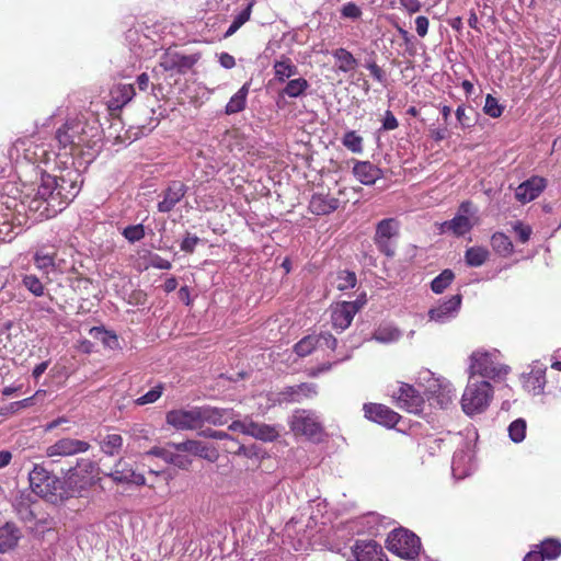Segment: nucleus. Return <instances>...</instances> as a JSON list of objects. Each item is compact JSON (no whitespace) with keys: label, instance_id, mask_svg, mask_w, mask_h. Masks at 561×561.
<instances>
[{"label":"nucleus","instance_id":"nucleus-1","mask_svg":"<svg viewBox=\"0 0 561 561\" xmlns=\"http://www.w3.org/2000/svg\"><path fill=\"white\" fill-rule=\"evenodd\" d=\"M80 174L69 170L60 175L41 173L34 196L28 202V209L39 219H49L62 211L81 190Z\"/></svg>","mask_w":561,"mask_h":561},{"label":"nucleus","instance_id":"nucleus-2","mask_svg":"<svg viewBox=\"0 0 561 561\" xmlns=\"http://www.w3.org/2000/svg\"><path fill=\"white\" fill-rule=\"evenodd\" d=\"M28 481L32 493L50 502L68 496L64 489V481L42 466H34L33 470L28 473Z\"/></svg>","mask_w":561,"mask_h":561},{"label":"nucleus","instance_id":"nucleus-3","mask_svg":"<svg viewBox=\"0 0 561 561\" xmlns=\"http://www.w3.org/2000/svg\"><path fill=\"white\" fill-rule=\"evenodd\" d=\"M492 394L493 389L489 381L469 382L461 398L463 412L467 415L482 413L489 407Z\"/></svg>","mask_w":561,"mask_h":561},{"label":"nucleus","instance_id":"nucleus-4","mask_svg":"<svg viewBox=\"0 0 561 561\" xmlns=\"http://www.w3.org/2000/svg\"><path fill=\"white\" fill-rule=\"evenodd\" d=\"M386 542L389 551L407 560H414L421 550L420 538L404 528L392 530Z\"/></svg>","mask_w":561,"mask_h":561},{"label":"nucleus","instance_id":"nucleus-5","mask_svg":"<svg viewBox=\"0 0 561 561\" xmlns=\"http://www.w3.org/2000/svg\"><path fill=\"white\" fill-rule=\"evenodd\" d=\"M289 426L295 434L304 435L311 440H320L324 434L322 422L312 410H296L290 417Z\"/></svg>","mask_w":561,"mask_h":561},{"label":"nucleus","instance_id":"nucleus-6","mask_svg":"<svg viewBox=\"0 0 561 561\" xmlns=\"http://www.w3.org/2000/svg\"><path fill=\"white\" fill-rule=\"evenodd\" d=\"M85 124L79 119H68L56 130L55 138L59 150L65 154H72L76 149L85 144Z\"/></svg>","mask_w":561,"mask_h":561},{"label":"nucleus","instance_id":"nucleus-7","mask_svg":"<svg viewBox=\"0 0 561 561\" xmlns=\"http://www.w3.org/2000/svg\"><path fill=\"white\" fill-rule=\"evenodd\" d=\"M470 377L479 375L485 378H496L507 375L510 368L495 362V353L473 352L470 356Z\"/></svg>","mask_w":561,"mask_h":561},{"label":"nucleus","instance_id":"nucleus-8","mask_svg":"<svg viewBox=\"0 0 561 561\" xmlns=\"http://www.w3.org/2000/svg\"><path fill=\"white\" fill-rule=\"evenodd\" d=\"M201 58V53L184 55L172 48H168L160 56L159 68L163 71H176L180 75H185L199 61Z\"/></svg>","mask_w":561,"mask_h":561},{"label":"nucleus","instance_id":"nucleus-9","mask_svg":"<svg viewBox=\"0 0 561 561\" xmlns=\"http://www.w3.org/2000/svg\"><path fill=\"white\" fill-rule=\"evenodd\" d=\"M392 398L398 408L414 414L420 413L425 403L423 396L412 385L404 382L398 383V389L392 391Z\"/></svg>","mask_w":561,"mask_h":561},{"label":"nucleus","instance_id":"nucleus-10","mask_svg":"<svg viewBox=\"0 0 561 561\" xmlns=\"http://www.w3.org/2000/svg\"><path fill=\"white\" fill-rule=\"evenodd\" d=\"M167 423L180 431L202 428L201 407L169 411L167 413Z\"/></svg>","mask_w":561,"mask_h":561},{"label":"nucleus","instance_id":"nucleus-11","mask_svg":"<svg viewBox=\"0 0 561 561\" xmlns=\"http://www.w3.org/2000/svg\"><path fill=\"white\" fill-rule=\"evenodd\" d=\"M318 394V387L312 382H302L296 386H288L275 393V404L299 403L305 399H311Z\"/></svg>","mask_w":561,"mask_h":561},{"label":"nucleus","instance_id":"nucleus-12","mask_svg":"<svg viewBox=\"0 0 561 561\" xmlns=\"http://www.w3.org/2000/svg\"><path fill=\"white\" fill-rule=\"evenodd\" d=\"M476 213V208L470 201H465L458 208V214L451 219L442 225L444 232L451 231L456 236H463L470 231L472 224L470 217Z\"/></svg>","mask_w":561,"mask_h":561},{"label":"nucleus","instance_id":"nucleus-13","mask_svg":"<svg viewBox=\"0 0 561 561\" xmlns=\"http://www.w3.org/2000/svg\"><path fill=\"white\" fill-rule=\"evenodd\" d=\"M474 469L473 450L470 443L465 442L454 453L451 461V473L455 479L461 480L468 477Z\"/></svg>","mask_w":561,"mask_h":561},{"label":"nucleus","instance_id":"nucleus-14","mask_svg":"<svg viewBox=\"0 0 561 561\" xmlns=\"http://www.w3.org/2000/svg\"><path fill=\"white\" fill-rule=\"evenodd\" d=\"M105 476L116 484H135L137 486L146 484L144 474L137 473L124 458H119L114 463L113 469Z\"/></svg>","mask_w":561,"mask_h":561},{"label":"nucleus","instance_id":"nucleus-15","mask_svg":"<svg viewBox=\"0 0 561 561\" xmlns=\"http://www.w3.org/2000/svg\"><path fill=\"white\" fill-rule=\"evenodd\" d=\"M176 451L188 453L209 462H216L219 458L217 448L213 445L204 444L201 440L187 439L182 443H169Z\"/></svg>","mask_w":561,"mask_h":561},{"label":"nucleus","instance_id":"nucleus-16","mask_svg":"<svg viewBox=\"0 0 561 561\" xmlns=\"http://www.w3.org/2000/svg\"><path fill=\"white\" fill-rule=\"evenodd\" d=\"M90 444L85 440L65 437L58 439L46 449L47 457H69L78 454L87 453L90 449Z\"/></svg>","mask_w":561,"mask_h":561},{"label":"nucleus","instance_id":"nucleus-17","mask_svg":"<svg viewBox=\"0 0 561 561\" xmlns=\"http://www.w3.org/2000/svg\"><path fill=\"white\" fill-rule=\"evenodd\" d=\"M187 193V186L179 180L169 182L168 186L161 193V201L157 208L160 213H170L184 198Z\"/></svg>","mask_w":561,"mask_h":561},{"label":"nucleus","instance_id":"nucleus-18","mask_svg":"<svg viewBox=\"0 0 561 561\" xmlns=\"http://www.w3.org/2000/svg\"><path fill=\"white\" fill-rule=\"evenodd\" d=\"M360 310L357 302L342 301L331 307V321L335 329L344 331L347 329L355 314Z\"/></svg>","mask_w":561,"mask_h":561},{"label":"nucleus","instance_id":"nucleus-19","mask_svg":"<svg viewBox=\"0 0 561 561\" xmlns=\"http://www.w3.org/2000/svg\"><path fill=\"white\" fill-rule=\"evenodd\" d=\"M363 409L368 420L387 427H393L400 420L397 412L383 404L365 403Z\"/></svg>","mask_w":561,"mask_h":561},{"label":"nucleus","instance_id":"nucleus-20","mask_svg":"<svg viewBox=\"0 0 561 561\" xmlns=\"http://www.w3.org/2000/svg\"><path fill=\"white\" fill-rule=\"evenodd\" d=\"M546 186L547 180L545 178L534 175L517 186L515 197L523 204L529 203L536 199Z\"/></svg>","mask_w":561,"mask_h":561},{"label":"nucleus","instance_id":"nucleus-21","mask_svg":"<svg viewBox=\"0 0 561 561\" xmlns=\"http://www.w3.org/2000/svg\"><path fill=\"white\" fill-rule=\"evenodd\" d=\"M401 225L397 218H385L376 225L374 240L377 245L396 242L400 236Z\"/></svg>","mask_w":561,"mask_h":561},{"label":"nucleus","instance_id":"nucleus-22","mask_svg":"<svg viewBox=\"0 0 561 561\" xmlns=\"http://www.w3.org/2000/svg\"><path fill=\"white\" fill-rule=\"evenodd\" d=\"M170 448L169 443L165 447L154 446L149 449L146 455L161 458L169 465H173L182 470H187L192 465V459L188 456L183 455L182 451H172Z\"/></svg>","mask_w":561,"mask_h":561},{"label":"nucleus","instance_id":"nucleus-23","mask_svg":"<svg viewBox=\"0 0 561 561\" xmlns=\"http://www.w3.org/2000/svg\"><path fill=\"white\" fill-rule=\"evenodd\" d=\"M461 300L462 297L460 294L451 296L448 300H445L428 311L430 319L440 323L450 320L458 313Z\"/></svg>","mask_w":561,"mask_h":561},{"label":"nucleus","instance_id":"nucleus-24","mask_svg":"<svg viewBox=\"0 0 561 561\" xmlns=\"http://www.w3.org/2000/svg\"><path fill=\"white\" fill-rule=\"evenodd\" d=\"M353 552L357 561H388L382 548L374 540H357Z\"/></svg>","mask_w":561,"mask_h":561},{"label":"nucleus","instance_id":"nucleus-25","mask_svg":"<svg viewBox=\"0 0 561 561\" xmlns=\"http://www.w3.org/2000/svg\"><path fill=\"white\" fill-rule=\"evenodd\" d=\"M135 95L134 84H116L110 91L108 108L112 111L122 110Z\"/></svg>","mask_w":561,"mask_h":561},{"label":"nucleus","instance_id":"nucleus-26","mask_svg":"<svg viewBox=\"0 0 561 561\" xmlns=\"http://www.w3.org/2000/svg\"><path fill=\"white\" fill-rule=\"evenodd\" d=\"M546 370L543 365H534L528 374L523 375V386L533 394L542 393L546 386Z\"/></svg>","mask_w":561,"mask_h":561},{"label":"nucleus","instance_id":"nucleus-27","mask_svg":"<svg viewBox=\"0 0 561 561\" xmlns=\"http://www.w3.org/2000/svg\"><path fill=\"white\" fill-rule=\"evenodd\" d=\"M339 205L340 201L330 194L316 193L309 202V209L312 214L322 216L333 213Z\"/></svg>","mask_w":561,"mask_h":561},{"label":"nucleus","instance_id":"nucleus-28","mask_svg":"<svg viewBox=\"0 0 561 561\" xmlns=\"http://www.w3.org/2000/svg\"><path fill=\"white\" fill-rule=\"evenodd\" d=\"M353 174L362 184L373 185L382 176V171L370 161H356Z\"/></svg>","mask_w":561,"mask_h":561},{"label":"nucleus","instance_id":"nucleus-29","mask_svg":"<svg viewBox=\"0 0 561 561\" xmlns=\"http://www.w3.org/2000/svg\"><path fill=\"white\" fill-rule=\"evenodd\" d=\"M540 546V551H529L523 561H543V559L553 560L561 554V542L557 539H546Z\"/></svg>","mask_w":561,"mask_h":561},{"label":"nucleus","instance_id":"nucleus-30","mask_svg":"<svg viewBox=\"0 0 561 561\" xmlns=\"http://www.w3.org/2000/svg\"><path fill=\"white\" fill-rule=\"evenodd\" d=\"M20 146L24 150V158L33 164L46 162L49 159V152L43 145H37L30 139H24L15 142L18 149Z\"/></svg>","mask_w":561,"mask_h":561},{"label":"nucleus","instance_id":"nucleus-31","mask_svg":"<svg viewBox=\"0 0 561 561\" xmlns=\"http://www.w3.org/2000/svg\"><path fill=\"white\" fill-rule=\"evenodd\" d=\"M21 530L13 523H5L0 527V552L13 550L21 539Z\"/></svg>","mask_w":561,"mask_h":561},{"label":"nucleus","instance_id":"nucleus-32","mask_svg":"<svg viewBox=\"0 0 561 561\" xmlns=\"http://www.w3.org/2000/svg\"><path fill=\"white\" fill-rule=\"evenodd\" d=\"M274 70V80L277 83H285L291 77L298 73V67L293 62V60L282 55L278 60H275L273 64Z\"/></svg>","mask_w":561,"mask_h":561},{"label":"nucleus","instance_id":"nucleus-33","mask_svg":"<svg viewBox=\"0 0 561 561\" xmlns=\"http://www.w3.org/2000/svg\"><path fill=\"white\" fill-rule=\"evenodd\" d=\"M250 427V436L257 440L274 442L280 435L279 425L259 423L252 420Z\"/></svg>","mask_w":561,"mask_h":561},{"label":"nucleus","instance_id":"nucleus-34","mask_svg":"<svg viewBox=\"0 0 561 561\" xmlns=\"http://www.w3.org/2000/svg\"><path fill=\"white\" fill-rule=\"evenodd\" d=\"M435 382L436 383L433 387H436V389L431 388L430 392L436 399L437 404H439L440 408L445 409L455 399L456 390L449 381L437 379Z\"/></svg>","mask_w":561,"mask_h":561},{"label":"nucleus","instance_id":"nucleus-35","mask_svg":"<svg viewBox=\"0 0 561 561\" xmlns=\"http://www.w3.org/2000/svg\"><path fill=\"white\" fill-rule=\"evenodd\" d=\"M138 255L139 257L136 261V266L139 271L148 270L150 266L160 270L171 268V263L168 260L162 259L157 254H151L146 248L138 251Z\"/></svg>","mask_w":561,"mask_h":561},{"label":"nucleus","instance_id":"nucleus-36","mask_svg":"<svg viewBox=\"0 0 561 561\" xmlns=\"http://www.w3.org/2000/svg\"><path fill=\"white\" fill-rule=\"evenodd\" d=\"M229 414L230 412L227 409L214 408L210 405L201 407L203 425L206 423L215 426L224 425L230 419Z\"/></svg>","mask_w":561,"mask_h":561},{"label":"nucleus","instance_id":"nucleus-37","mask_svg":"<svg viewBox=\"0 0 561 561\" xmlns=\"http://www.w3.org/2000/svg\"><path fill=\"white\" fill-rule=\"evenodd\" d=\"M446 447V438L440 436H426L419 443V451L424 456H438Z\"/></svg>","mask_w":561,"mask_h":561},{"label":"nucleus","instance_id":"nucleus-38","mask_svg":"<svg viewBox=\"0 0 561 561\" xmlns=\"http://www.w3.org/2000/svg\"><path fill=\"white\" fill-rule=\"evenodd\" d=\"M98 443L101 451L106 456H116L121 453L124 444V439L119 434H106L105 436H99Z\"/></svg>","mask_w":561,"mask_h":561},{"label":"nucleus","instance_id":"nucleus-39","mask_svg":"<svg viewBox=\"0 0 561 561\" xmlns=\"http://www.w3.org/2000/svg\"><path fill=\"white\" fill-rule=\"evenodd\" d=\"M250 90V83H244L229 100L225 107L227 115L237 114L247 106V99Z\"/></svg>","mask_w":561,"mask_h":561},{"label":"nucleus","instance_id":"nucleus-40","mask_svg":"<svg viewBox=\"0 0 561 561\" xmlns=\"http://www.w3.org/2000/svg\"><path fill=\"white\" fill-rule=\"evenodd\" d=\"M285 87L280 90V96H288L293 99L301 98L306 94L310 84L307 79L299 77L289 79L285 82Z\"/></svg>","mask_w":561,"mask_h":561},{"label":"nucleus","instance_id":"nucleus-41","mask_svg":"<svg viewBox=\"0 0 561 561\" xmlns=\"http://www.w3.org/2000/svg\"><path fill=\"white\" fill-rule=\"evenodd\" d=\"M32 493L22 492L13 503V506L23 522H32L35 518V513L32 510Z\"/></svg>","mask_w":561,"mask_h":561},{"label":"nucleus","instance_id":"nucleus-42","mask_svg":"<svg viewBox=\"0 0 561 561\" xmlns=\"http://www.w3.org/2000/svg\"><path fill=\"white\" fill-rule=\"evenodd\" d=\"M332 56L337 61V68L342 72L353 71L357 67V59L345 48L334 49Z\"/></svg>","mask_w":561,"mask_h":561},{"label":"nucleus","instance_id":"nucleus-43","mask_svg":"<svg viewBox=\"0 0 561 561\" xmlns=\"http://www.w3.org/2000/svg\"><path fill=\"white\" fill-rule=\"evenodd\" d=\"M90 335L102 342L105 347L115 350L119 346L118 337L114 332L105 330L103 327H93L90 329Z\"/></svg>","mask_w":561,"mask_h":561},{"label":"nucleus","instance_id":"nucleus-44","mask_svg":"<svg viewBox=\"0 0 561 561\" xmlns=\"http://www.w3.org/2000/svg\"><path fill=\"white\" fill-rule=\"evenodd\" d=\"M254 2L251 1L245 9H243L232 21L226 33L224 34V38H228L232 36L244 23H247L252 13V8Z\"/></svg>","mask_w":561,"mask_h":561},{"label":"nucleus","instance_id":"nucleus-45","mask_svg":"<svg viewBox=\"0 0 561 561\" xmlns=\"http://www.w3.org/2000/svg\"><path fill=\"white\" fill-rule=\"evenodd\" d=\"M401 332L392 325L379 327L375 333L374 339L380 343H392L400 339Z\"/></svg>","mask_w":561,"mask_h":561},{"label":"nucleus","instance_id":"nucleus-46","mask_svg":"<svg viewBox=\"0 0 561 561\" xmlns=\"http://www.w3.org/2000/svg\"><path fill=\"white\" fill-rule=\"evenodd\" d=\"M318 343L319 337L317 335H307L295 344L294 351L298 356L305 357L312 353Z\"/></svg>","mask_w":561,"mask_h":561},{"label":"nucleus","instance_id":"nucleus-47","mask_svg":"<svg viewBox=\"0 0 561 561\" xmlns=\"http://www.w3.org/2000/svg\"><path fill=\"white\" fill-rule=\"evenodd\" d=\"M454 278L455 274L451 270H444L432 280L431 288L435 294H442L451 284Z\"/></svg>","mask_w":561,"mask_h":561},{"label":"nucleus","instance_id":"nucleus-48","mask_svg":"<svg viewBox=\"0 0 561 561\" xmlns=\"http://www.w3.org/2000/svg\"><path fill=\"white\" fill-rule=\"evenodd\" d=\"M342 144L353 153H360L363 151V137L355 130L346 131L342 138Z\"/></svg>","mask_w":561,"mask_h":561},{"label":"nucleus","instance_id":"nucleus-49","mask_svg":"<svg viewBox=\"0 0 561 561\" xmlns=\"http://www.w3.org/2000/svg\"><path fill=\"white\" fill-rule=\"evenodd\" d=\"M336 288L341 291L354 288L357 283V277L354 272L340 271L336 275Z\"/></svg>","mask_w":561,"mask_h":561},{"label":"nucleus","instance_id":"nucleus-50","mask_svg":"<svg viewBox=\"0 0 561 561\" xmlns=\"http://www.w3.org/2000/svg\"><path fill=\"white\" fill-rule=\"evenodd\" d=\"M488 256L489 252L485 248H468L466 252V261L470 266L482 265Z\"/></svg>","mask_w":561,"mask_h":561},{"label":"nucleus","instance_id":"nucleus-51","mask_svg":"<svg viewBox=\"0 0 561 561\" xmlns=\"http://www.w3.org/2000/svg\"><path fill=\"white\" fill-rule=\"evenodd\" d=\"M526 421L524 419H517L513 421L508 426V435L510 438L514 443H520L525 439L526 436Z\"/></svg>","mask_w":561,"mask_h":561},{"label":"nucleus","instance_id":"nucleus-52","mask_svg":"<svg viewBox=\"0 0 561 561\" xmlns=\"http://www.w3.org/2000/svg\"><path fill=\"white\" fill-rule=\"evenodd\" d=\"M22 284L34 296L42 297L44 295V285L35 275H24L22 278Z\"/></svg>","mask_w":561,"mask_h":561},{"label":"nucleus","instance_id":"nucleus-53","mask_svg":"<svg viewBox=\"0 0 561 561\" xmlns=\"http://www.w3.org/2000/svg\"><path fill=\"white\" fill-rule=\"evenodd\" d=\"M122 234L130 243L140 241L145 237V228L141 224L128 226L123 229Z\"/></svg>","mask_w":561,"mask_h":561},{"label":"nucleus","instance_id":"nucleus-54","mask_svg":"<svg viewBox=\"0 0 561 561\" xmlns=\"http://www.w3.org/2000/svg\"><path fill=\"white\" fill-rule=\"evenodd\" d=\"M483 110H484L485 114H488L489 116H491L493 118L500 117L503 113V106H501L499 104V101L496 100V98H494L491 94L486 95Z\"/></svg>","mask_w":561,"mask_h":561},{"label":"nucleus","instance_id":"nucleus-55","mask_svg":"<svg viewBox=\"0 0 561 561\" xmlns=\"http://www.w3.org/2000/svg\"><path fill=\"white\" fill-rule=\"evenodd\" d=\"M41 394H45V390H37L35 392L34 396L32 397H28V398H25L23 400H20V401H15V402H11L8 408H7V411L9 413H16L18 411H20L21 409H26L31 405H33L34 403V399Z\"/></svg>","mask_w":561,"mask_h":561},{"label":"nucleus","instance_id":"nucleus-56","mask_svg":"<svg viewBox=\"0 0 561 561\" xmlns=\"http://www.w3.org/2000/svg\"><path fill=\"white\" fill-rule=\"evenodd\" d=\"M163 386L157 385L151 390L146 392L144 396L136 399V404L138 405H145L149 403L156 402L162 394Z\"/></svg>","mask_w":561,"mask_h":561},{"label":"nucleus","instance_id":"nucleus-57","mask_svg":"<svg viewBox=\"0 0 561 561\" xmlns=\"http://www.w3.org/2000/svg\"><path fill=\"white\" fill-rule=\"evenodd\" d=\"M77 469H79L80 471H83L88 474H93L98 470V466L94 461H92L90 459H79L77 461V468H71L69 470V472H70L69 479H71L76 474Z\"/></svg>","mask_w":561,"mask_h":561},{"label":"nucleus","instance_id":"nucleus-58","mask_svg":"<svg viewBox=\"0 0 561 561\" xmlns=\"http://www.w3.org/2000/svg\"><path fill=\"white\" fill-rule=\"evenodd\" d=\"M362 14V9L355 2H347L341 8V15L345 19L357 20Z\"/></svg>","mask_w":561,"mask_h":561},{"label":"nucleus","instance_id":"nucleus-59","mask_svg":"<svg viewBox=\"0 0 561 561\" xmlns=\"http://www.w3.org/2000/svg\"><path fill=\"white\" fill-rule=\"evenodd\" d=\"M35 264L39 270L47 271L55 265L54 256L48 253L36 252L34 255Z\"/></svg>","mask_w":561,"mask_h":561},{"label":"nucleus","instance_id":"nucleus-60","mask_svg":"<svg viewBox=\"0 0 561 561\" xmlns=\"http://www.w3.org/2000/svg\"><path fill=\"white\" fill-rule=\"evenodd\" d=\"M136 85L139 91L146 92L149 88L152 90H156L157 88H160V83H152L150 82V77L147 72H142L136 78Z\"/></svg>","mask_w":561,"mask_h":561},{"label":"nucleus","instance_id":"nucleus-61","mask_svg":"<svg viewBox=\"0 0 561 561\" xmlns=\"http://www.w3.org/2000/svg\"><path fill=\"white\" fill-rule=\"evenodd\" d=\"M252 422V419L251 417H245L243 420H238V421H233L229 426L228 428L232 432H240L244 435H248L250 436V424Z\"/></svg>","mask_w":561,"mask_h":561},{"label":"nucleus","instance_id":"nucleus-62","mask_svg":"<svg viewBox=\"0 0 561 561\" xmlns=\"http://www.w3.org/2000/svg\"><path fill=\"white\" fill-rule=\"evenodd\" d=\"M199 435L203 437L213 438V439H220V440L229 439V440L238 444V442L231 435H229L228 433H226L224 431L206 428V430L201 431Z\"/></svg>","mask_w":561,"mask_h":561},{"label":"nucleus","instance_id":"nucleus-63","mask_svg":"<svg viewBox=\"0 0 561 561\" xmlns=\"http://www.w3.org/2000/svg\"><path fill=\"white\" fill-rule=\"evenodd\" d=\"M514 232L518 242L526 243L530 238L531 229L529 226L518 222L514 226Z\"/></svg>","mask_w":561,"mask_h":561},{"label":"nucleus","instance_id":"nucleus-64","mask_svg":"<svg viewBox=\"0 0 561 561\" xmlns=\"http://www.w3.org/2000/svg\"><path fill=\"white\" fill-rule=\"evenodd\" d=\"M317 337H319V346H325L332 351L337 346V340L329 332L321 333Z\"/></svg>","mask_w":561,"mask_h":561}]
</instances>
